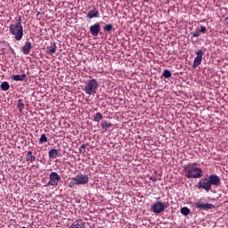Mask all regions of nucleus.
Listing matches in <instances>:
<instances>
[{"label": "nucleus", "instance_id": "obj_26", "mask_svg": "<svg viewBox=\"0 0 228 228\" xmlns=\"http://www.w3.org/2000/svg\"><path fill=\"white\" fill-rule=\"evenodd\" d=\"M111 29H113V25H111V24H106L103 27V30L107 31L108 33H110V31H111Z\"/></svg>", "mask_w": 228, "mask_h": 228}, {"label": "nucleus", "instance_id": "obj_31", "mask_svg": "<svg viewBox=\"0 0 228 228\" xmlns=\"http://www.w3.org/2000/svg\"><path fill=\"white\" fill-rule=\"evenodd\" d=\"M31 225H35V223L32 222V223H31Z\"/></svg>", "mask_w": 228, "mask_h": 228}, {"label": "nucleus", "instance_id": "obj_8", "mask_svg": "<svg viewBox=\"0 0 228 228\" xmlns=\"http://www.w3.org/2000/svg\"><path fill=\"white\" fill-rule=\"evenodd\" d=\"M197 56L194 58L193 63H192V69H197L200 63H202V56H204V51L198 50L196 53Z\"/></svg>", "mask_w": 228, "mask_h": 228}, {"label": "nucleus", "instance_id": "obj_25", "mask_svg": "<svg viewBox=\"0 0 228 228\" xmlns=\"http://www.w3.org/2000/svg\"><path fill=\"white\" fill-rule=\"evenodd\" d=\"M47 142V135L45 134H42L39 139V143H45Z\"/></svg>", "mask_w": 228, "mask_h": 228}, {"label": "nucleus", "instance_id": "obj_1", "mask_svg": "<svg viewBox=\"0 0 228 228\" xmlns=\"http://www.w3.org/2000/svg\"><path fill=\"white\" fill-rule=\"evenodd\" d=\"M183 172L187 179H200L202 177V169L197 167V163H189L183 166Z\"/></svg>", "mask_w": 228, "mask_h": 228}, {"label": "nucleus", "instance_id": "obj_6", "mask_svg": "<svg viewBox=\"0 0 228 228\" xmlns=\"http://www.w3.org/2000/svg\"><path fill=\"white\" fill-rule=\"evenodd\" d=\"M50 180L46 183V186H58V183L61 181V176L56 172H52L49 175Z\"/></svg>", "mask_w": 228, "mask_h": 228}, {"label": "nucleus", "instance_id": "obj_16", "mask_svg": "<svg viewBox=\"0 0 228 228\" xmlns=\"http://www.w3.org/2000/svg\"><path fill=\"white\" fill-rule=\"evenodd\" d=\"M48 156L50 159H56L58 158V150L57 149H52L48 152Z\"/></svg>", "mask_w": 228, "mask_h": 228}, {"label": "nucleus", "instance_id": "obj_24", "mask_svg": "<svg viewBox=\"0 0 228 228\" xmlns=\"http://www.w3.org/2000/svg\"><path fill=\"white\" fill-rule=\"evenodd\" d=\"M20 113H22V110H24V103H22V100L18 101V106H17Z\"/></svg>", "mask_w": 228, "mask_h": 228}, {"label": "nucleus", "instance_id": "obj_30", "mask_svg": "<svg viewBox=\"0 0 228 228\" xmlns=\"http://www.w3.org/2000/svg\"><path fill=\"white\" fill-rule=\"evenodd\" d=\"M150 179L151 181H153V183H156V181H158V178H156V176L151 177Z\"/></svg>", "mask_w": 228, "mask_h": 228}, {"label": "nucleus", "instance_id": "obj_15", "mask_svg": "<svg viewBox=\"0 0 228 228\" xmlns=\"http://www.w3.org/2000/svg\"><path fill=\"white\" fill-rule=\"evenodd\" d=\"M56 49H57L56 43H52L51 46L46 48V53L47 54H54V53H56Z\"/></svg>", "mask_w": 228, "mask_h": 228}, {"label": "nucleus", "instance_id": "obj_9", "mask_svg": "<svg viewBox=\"0 0 228 228\" xmlns=\"http://www.w3.org/2000/svg\"><path fill=\"white\" fill-rule=\"evenodd\" d=\"M194 208H197V209H204L205 211H208V209H215V205L211 203L198 202L194 204Z\"/></svg>", "mask_w": 228, "mask_h": 228}, {"label": "nucleus", "instance_id": "obj_29", "mask_svg": "<svg viewBox=\"0 0 228 228\" xmlns=\"http://www.w3.org/2000/svg\"><path fill=\"white\" fill-rule=\"evenodd\" d=\"M208 31V28L204 26H200V29L199 30L200 33H206Z\"/></svg>", "mask_w": 228, "mask_h": 228}, {"label": "nucleus", "instance_id": "obj_21", "mask_svg": "<svg viewBox=\"0 0 228 228\" xmlns=\"http://www.w3.org/2000/svg\"><path fill=\"white\" fill-rule=\"evenodd\" d=\"M181 213L184 216H188V215H190L191 211H190V208H188V207H183L181 208Z\"/></svg>", "mask_w": 228, "mask_h": 228}, {"label": "nucleus", "instance_id": "obj_13", "mask_svg": "<svg viewBox=\"0 0 228 228\" xmlns=\"http://www.w3.org/2000/svg\"><path fill=\"white\" fill-rule=\"evenodd\" d=\"M86 223L81 219H77L73 222V224L69 226V228H85Z\"/></svg>", "mask_w": 228, "mask_h": 228}, {"label": "nucleus", "instance_id": "obj_22", "mask_svg": "<svg viewBox=\"0 0 228 228\" xmlns=\"http://www.w3.org/2000/svg\"><path fill=\"white\" fill-rule=\"evenodd\" d=\"M102 120V114L101 112H97L96 115L94 117V122H101Z\"/></svg>", "mask_w": 228, "mask_h": 228}, {"label": "nucleus", "instance_id": "obj_20", "mask_svg": "<svg viewBox=\"0 0 228 228\" xmlns=\"http://www.w3.org/2000/svg\"><path fill=\"white\" fill-rule=\"evenodd\" d=\"M0 87L4 92H8L10 90V84L8 82H3Z\"/></svg>", "mask_w": 228, "mask_h": 228}, {"label": "nucleus", "instance_id": "obj_23", "mask_svg": "<svg viewBox=\"0 0 228 228\" xmlns=\"http://www.w3.org/2000/svg\"><path fill=\"white\" fill-rule=\"evenodd\" d=\"M162 76L166 77L167 79L172 77V73L168 69H165L162 73Z\"/></svg>", "mask_w": 228, "mask_h": 228}, {"label": "nucleus", "instance_id": "obj_18", "mask_svg": "<svg viewBox=\"0 0 228 228\" xmlns=\"http://www.w3.org/2000/svg\"><path fill=\"white\" fill-rule=\"evenodd\" d=\"M27 77L26 74L23 75H14L12 76L13 81H24V79Z\"/></svg>", "mask_w": 228, "mask_h": 228}, {"label": "nucleus", "instance_id": "obj_11", "mask_svg": "<svg viewBox=\"0 0 228 228\" xmlns=\"http://www.w3.org/2000/svg\"><path fill=\"white\" fill-rule=\"evenodd\" d=\"M210 186H220V177L216 175H210L208 176Z\"/></svg>", "mask_w": 228, "mask_h": 228}, {"label": "nucleus", "instance_id": "obj_2", "mask_svg": "<svg viewBox=\"0 0 228 228\" xmlns=\"http://www.w3.org/2000/svg\"><path fill=\"white\" fill-rule=\"evenodd\" d=\"M21 20H22L19 18L17 23H12L9 26L11 35H12L18 42H20V40H22V37H24V28L22 27Z\"/></svg>", "mask_w": 228, "mask_h": 228}, {"label": "nucleus", "instance_id": "obj_19", "mask_svg": "<svg viewBox=\"0 0 228 228\" xmlns=\"http://www.w3.org/2000/svg\"><path fill=\"white\" fill-rule=\"evenodd\" d=\"M101 126H102V129H105V131H108V129H110V127H111L112 125L110 123H109L108 121L103 120L101 123Z\"/></svg>", "mask_w": 228, "mask_h": 228}, {"label": "nucleus", "instance_id": "obj_12", "mask_svg": "<svg viewBox=\"0 0 228 228\" xmlns=\"http://www.w3.org/2000/svg\"><path fill=\"white\" fill-rule=\"evenodd\" d=\"M31 41H29V39H27V41L25 42L24 45L21 48L23 54H29V53H31Z\"/></svg>", "mask_w": 228, "mask_h": 228}, {"label": "nucleus", "instance_id": "obj_7", "mask_svg": "<svg viewBox=\"0 0 228 228\" xmlns=\"http://www.w3.org/2000/svg\"><path fill=\"white\" fill-rule=\"evenodd\" d=\"M199 188L209 191L211 190V183L209 178H201L198 183Z\"/></svg>", "mask_w": 228, "mask_h": 228}, {"label": "nucleus", "instance_id": "obj_27", "mask_svg": "<svg viewBox=\"0 0 228 228\" xmlns=\"http://www.w3.org/2000/svg\"><path fill=\"white\" fill-rule=\"evenodd\" d=\"M80 154H85L86 152V144H82L80 149H79Z\"/></svg>", "mask_w": 228, "mask_h": 228}, {"label": "nucleus", "instance_id": "obj_28", "mask_svg": "<svg viewBox=\"0 0 228 228\" xmlns=\"http://www.w3.org/2000/svg\"><path fill=\"white\" fill-rule=\"evenodd\" d=\"M192 37H194V38H199V37H200V32L199 30H195L191 33Z\"/></svg>", "mask_w": 228, "mask_h": 228}, {"label": "nucleus", "instance_id": "obj_5", "mask_svg": "<svg viewBox=\"0 0 228 228\" xmlns=\"http://www.w3.org/2000/svg\"><path fill=\"white\" fill-rule=\"evenodd\" d=\"M159 199L161 198H157V202H155L151 206V211L152 213H155V215H159V213H163L167 208H170V203L168 201L167 202H162L159 201Z\"/></svg>", "mask_w": 228, "mask_h": 228}, {"label": "nucleus", "instance_id": "obj_17", "mask_svg": "<svg viewBox=\"0 0 228 228\" xmlns=\"http://www.w3.org/2000/svg\"><path fill=\"white\" fill-rule=\"evenodd\" d=\"M26 159L27 161H30V163H33V161L37 159V157L33 156V151H28Z\"/></svg>", "mask_w": 228, "mask_h": 228}, {"label": "nucleus", "instance_id": "obj_32", "mask_svg": "<svg viewBox=\"0 0 228 228\" xmlns=\"http://www.w3.org/2000/svg\"><path fill=\"white\" fill-rule=\"evenodd\" d=\"M225 20H228V17L225 19Z\"/></svg>", "mask_w": 228, "mask_h": 228}, {"label": "nucleus", "instance_id": "obj_10", "mask_svg": "<svg viewBox=\"0 0 228 228\" xmlns=\"http://www.w3.org/2000/svg\"><path fill=\"white\" fill-rule=\"evenodd\" d=\"M89 29L93 37H98L99 33H101V23H94Z\"/></svg>", "mask_w": 228, "mask_h": 228}, {"label": "nucleus", "instance_id": "obj_4", "mask_svg": "<svg viewBox=\"0 0 228 228\" xmlns=\"http://www.w3.org/2000/svg\"><path fill=\"white\" fill-rule=\"evenodd\" d=\"M98 89L99 83L97 82V79L93 78L86 82L84 92H86V95H95V94H97Z\"/></svg>", "mask_w": 228, "mask_h": 228}, {"label": "nucleus", "instance_id": "obj_14", "mask_svg": "<svg viewBox=\"0 0 228 228\" xmlns=\"http://www.w3.org/2000/svg\"><path fill=\"white\" fill-rule=\"evenodd\" d=\"M95 17H99V10L94 7L93 10L87 12L86 19H94Z\"/></svg>", "mask_w": 228, "mask_h": 228}, {"label": "nucleus", "instance_id": "obj_3", "mask_svg": "<svg viewBox=\"0 0 228 228\" xmlns=\"http://www.w3.org/2000/svg\"><path fill=\"white\" fill-rule=\"evenodd\" d=\"M88 181H90V178L87 176V175L79 174L71 178V181L69 183L68 186L69 188H74L75 186L88 184Z\"/></svg>", "mask_w": 228, "mask_h": 228}]
</instances>
